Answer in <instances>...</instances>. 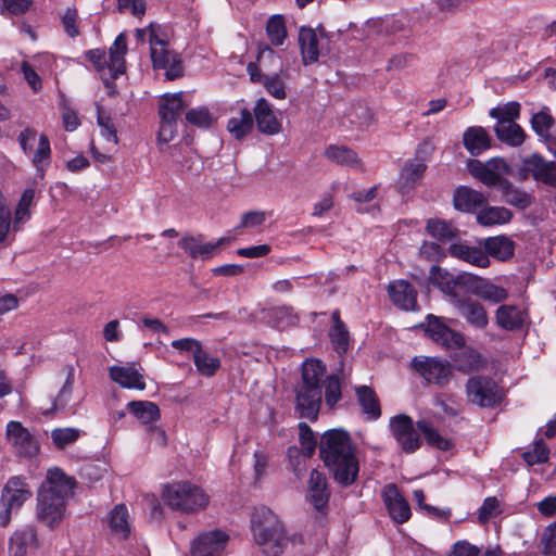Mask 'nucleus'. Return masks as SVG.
I'll return each mask as SVG.
<instances>
[{
  "instance_id": "1",
  "label": "nucleus",
  "mask_w": 556,
  "mask_h": 556,
  "mask_svg": "<svg viewBox=\"0 0 556 556\" xmlns=\"http://www.w3.org/2000/svg\"><path fill=\"white\" fill-rule=\"evenodd\" d=\"M319 452L325 465L332 471L334 480L340 485L349 486L356 481L359 466L348 432L336 429L325 432Z\"/></svg>"
},
{
  "instance_id": "2",
  "label": "nucleus",
  "mask_w": 556,
  "mask_h": 556,
  "mask_svg": "<svg viewBox=\"0 0 556 556\" xmlns=\"http://www.w3.org/2000/svg\"><path fill=\"white\" fill-rule=\"evenodd\" d=\"M74 488V480L60 468H51L38 493L37 517L49 528L58 526L65 515L66 498Z\"/></svg>"
},
{
  "instance_id": "3",
  "label": "nucleus",
  "mask_w": 556,
  "mask_h": 556,
  "mask_svg": "<svg viewBox=\"0 0 556 556\" xmlns=\"http://www.w3.org/2000/svg\"><path fill=\"white\" fill-rule=\"evenodd\" d=\"M251 530L264 555L282 554L288 539L282 523L271 509L266 506L255 507L251 515Z\"/></svg>"
},
{
  "instance_id": "4",
  "label": "nucleus",
  "mask_w": 556,
  "mask_h": 556,
  "mask_svg": "<svg viewBox=\"0 0 556 556\" xmlns=\"http://www.w3.org/2000/svg\"><path fill=\"white\" fill-rule=\"evenodd\" d=\"M162 500L169 508L182 513L198 511L208 503L205 492L187 481L166 484L162 491Z\"/></svg>"
},
{
  "instance_id": "5",
  "label": "nucleus",
  "mask_w": 556,
  "mask_h": 556,
  "mask_svg": "<svg viewBox=\"0 0 556 556\" xmlns=\"http://www.w3.org/2000/svg\"><path fill=\"white\" fill-rule=\"evenodd\" d=\"M35 190L34 188H27L15 208L13 223L11 222V211L8 207L5 200L0 192V243L4 242L10 229L17 230L20 224L30 218V207L34 203Z\"/></svg>"
},
{
  "instance_id": "6",
  "label": "nucleus",
  "mask_w": 556,
  "mask_h": 556,
  "mask_svg": "<svg viewBox=\"0 0 556 556\" xmlns=\"http://www.w3.org/2000/svg\"><path fill=\"white\" fill-rule=\"evenodd\" d=\"M150 56L153 67L165 70V76L168 80H174L182 75L181 60L175 51L168 48L164 31L157 39L152 40Z\"/></svg>"
},
{
  "instance_id": "7",
  "label": "nucleus",
  "mask_w": 556,
  "mask_h": 556,
  "mask_svg": "<svg viewBox=\"0 0 556 556\" xmlns=\"http://www.w3.org/2000/svg\"><path fill=\"white\" fill-rule=\"evenodd\" d=\"M468 400L481 407H492L503 397L500 386L491 378L483 376L471 377L466 384Z\"/></svg>"
},
{
  "instance_id": "8",
  "label": "nucleus",
  "mask_w": 556,
  "mask_h": 556,
  "mask_svg": "<svg viewBox=\"0 0 556 556\" xmlns=\"http://www.w3.org/2000/svg\"><path fill=\"white\" fill-rule=\"evenodd\" d=\"M31 495L27 483L18 477L11 478L3 488L1 495L0 522L7 526L11 518V513L17 510L24 502Z\"/></svg>"
},
{
  "instance_id": "9",
  "label": "nucleus",
  "mask_w": 556,
  "mask_h": 556,
  "mask_svg": "<svg viewBox=\"0 0 556 556\" xmlns=\"http://www.w3.org/2000/svg\"><path fill=\"white\" fill-rule=\"evenodd\" d=\"M410 365L429 383L444 386L452 377L451 364L438 357L416 356Z\"/></svg>"
},
{
  "instance_id": "10",
  "label": "nucleus",
  "mask_w": 556,
  "mask_h": 556,
  "mask_svg": "<svg viewBox=\"0 0 556 556\" xmlns=\"http://www.w3.org/2000/svg\"><path fill=\"white\" fill-rule=\"evenodd\" d=\"M469 275L470 274L466 271L452 274L439 266H432L429 273V280L434 287L439 288L448 296V302L452 304L455 298L460 296L458 291L466 292V281L469 279Z\"/></svg>"
},
{
  "instance_id": "11",
  "label": "nucleus",
  "mask_w": 556,
  "mask_h": 556,
  "mask_svg": "<svg viewBox=\"0 0 556 556\" xmlns=\"http://www.w3.org/2000/svg\"><path fill=\"white\" fill-rule=\"evenodd\" d=\"M425 327L427 336L437 344L447 349H456L464 345V337L451 329L440 317L429 314L426 317Z\"/></svg>"
},
{
  "instance_id": "12",
  "label": "nucleus",
  "mask_w": 556,
  "mask_h": 556,
  "mask_svg": "<svg viewBox=\"0 0 556 556\" xmlns=\"http://www.w3.org/2000/svg\"><path fill=\"white\" fill-rule=\"evenodd\" d=\"M229 536L222 530H211L199 534L191 543V556H223Z\"/></svg>"
},
{
  "instance_id": "13",
  "label": "nucleus",
  "mask_w": 556,
  "mask_h": 556,
  "mask_svg": "<svg viewBox=\"0 0 556 556\" xmlns=\"http://www.w3.org/2000/svg\"><path fill=\"white\" fill-rule=\"evenodd\" d=\"M321 405V388L298 384L295 388V412L300 418L317 419Z\"/></svg>"
},
{
  "instance_id": "14",
  "label": "nucleus",
  "mask_w": 556,
  "mask_h": 556,
  "mask_svg": "<svg viewBox=\"0 0 556 556\" xmlns=\"http://www.w3.org/2000/svg\"><path fill=\"white\" fill-rule=\"evenodd\" d=\"M392 435L406 453H413L420 446L419 434L414 428L413 420L406 415L395 416L390 421Z\"/></svg>"
},
{
  "instance_id": "15",
  "label": "nucleus",
  "mask_w": 556,
  "mask_h": 556,
  "mask_svg": "<svg viewBox=\"0 0 556 556\" xmlns=\"http://www.w3.org/2000/svg\"><path fill=\"white\" fill-rule=\"evenodd\" d=\"M381 497L390 518L394 522L401 525L408 521L412 515L409 504L395 484L384 485Z\"/></svg>"
},
{
  "instance_id": "16",
  "label": "nucleus",
  "mask_w": 556,
  "mask_h": 556,
  "mask_svg": "<svg viewBox=\"0 0 556 556\" xmlns=\"http://www.w3.org/2000/svg\"><path fill=\"white\" fill-rule=\"evenodd\" d=\"M458 315L475 329L482 330L489 325V316L484 306L471 298H455L451 304Z\"/></svg>"
},
{
  "instance_id": "17",
  "label": "nucleus",
  "mask_w": 556,
  "mask_h": 556,
  "mask_svg": "<svg viewBox=\"0 0 556 556\" xmlns=\"http://www.w3.org/2000/svg\"><path fill=\"white\" fill-rule=\"evenodd\" d=\"M466 282V292H469L485 302L497 304L508 299L509 293L505 288L494 285L485 278L470 274L469 279H467Z\"/></svg>"
},
{
  "instance_id": "18",
  "label": "nucleus",
  "mask_w": 556,
  "mask_h": 556,
  "mask_svg": "<svg viewBox=\"0 0 556 556\" xmlns=\"http://www.w3.org/2000/svg\"><path fill=\"white\" fill-rule=\"evenodd\" d=\"M522 172L534 180L556 187V163L544 160L540 154H532L522 160Z\"/></svg>"
},
{
  "instance_id": "19",
  "label": "nucleus",
  "mask_w": 556,
  "mask_h": 556,
  "mask_svg": "<svg viewBox=\"0 0 556 556\" xmlns=\"http://www.w3.org/2000/svg\"><path fill=\"white\" fill-rule=\"evenodd\" d=\"M5 433L8 441L13 445L18 455L33 456L37 453V441L21 422L10 421L7 425Z\"/></svg>"
},
{
  "instance_id": "20",
  "label": "nucleus",
  "mask_w": 556,
  "mask_h": 556,
  "mask_svg": "<svg viewBox=\"0 0 556 556\" xmlns=\"http://www.w3.org/2000/svg\"><path fill=\"white\" fill-rule=\"evenodd\" d=\"M257 129L266 135H277L281 131V122L267 100L261 98L254 106Z\"/></svg>"
},
{
  "instance_id": "21",
  "label": "nucleus",
  "mask_w": 556,
  "mask_h": 556,
  "mask_svg": "<svg viewBox=\"0 0 556 556\" xmlns=\"http://www.w3.org/2000/svg\"><path fill=\"white\" fill-rule=\"evenodd\" d=\"M327 479L318 470H312L308 480L306 500L316 510H321L329 501Z\"/></svg>"
},
{
  "instance_id": "22",
  "label": "nucleus",
  "mask_w": 556,
  "mask_h": 556,
  "mask_svg": "<svg viewBox=\"0 0 556 556\" xmlns=\"http://www.w3.org/2000/svg\"><path fill=\"white\" fill-rule=\"evenodd\" d=\"M389 296L393 304L404 311H414L417 305V292L405 280H395L389 285Z\"/></svg>"
},
{
  "instance_id": "23",
  "label": "nucleus",
  "mask_w": 556,
  "mask_h": 556,
  "mask_svg": "<svg viewBox=\"0 0 556 556\" xmlns=\"http://www.w3.org/2000/svg\"><path fill=\"white\" fill-rule=\"evenodd\" d=\"M448 253L470 265L485 268L490 265L488 254L479 247L469 245L465 242H455L448 247Z\"/></svg>"
},
{
  "instance_id": "24",
  "label": "nucleus",
  "mask_w": 556,
  "mask_h": 556,
  "mask_svg": "<svg viewBox=\"0 0 556 556\" xmlns=\"http://www.w3.org/2000/svg\"><path fill=\"white\" fill-rule=\"evenodd\" d=\"M227 242H229L228 238H220L216 242L202 243L195 237L186 236L180 240L179 245L190 257L207 260L214 255L218 247Z\"/></svg>"
},
{
  "instance_id": "25",
  "label": "nucleus",
  "mask_w": 556,
  "mask_h": 556,
  "mask_svg": "<svg viewBox=\"0 0 556 556\" xmlns=\"http://www.w3.org/2000/svg\"><path fill=\"white\" fill-rule=\"evenodd\" d=\"M109 372L110 378L123 388L137 390H143L146 388L143 376L135 365L112 366Z\"/></svg>"
},
{
  "instance_id": "26",
  "label": "nucleus",
  "mask_w": 556,
  "mask_h": 556,
  "mask_svg": "<svg viewBox=\"0 0 556 556\" xmlns=\"http://www.w3.org/2000/svg\"><path fill=\"white\" fill-rule=\"evenodd\" d=\"M127 52L126 35L121 33L109 49L106 67L112 78L125 73V55Z\"/></svg>"
},
{
  "instance_id": "27",
  "label": "nucleus",
  "mask_w": 556,
  "mask_h": 556,
  "mask_svg": "<svg viewBox=\"0 0 556 556\" xmlns=\"http://www.w3.org/2000/svg\"><path fill=\"white\" fill-rule=\"evenodd\" d=\"M495 320L502 329L514 331L523 327L527 313L516 305H501L495 312Z\"/></svg>"
},
{
  "instance_id": "28",
  "label": "nucleus",
  "mask_w": 556,
  "mask_h": 556,
  "mask_svg": "<svg viewBox=\"0 0 556 556\" xmlns=\"http://www.w3.org/2000/svg\"><path fill=\"white\" fill-rule=\"evenodd\" d=\"M126 408L146 428L156 424L161 418L159 406L151 401H130Z\"/></svg>"
},
{
  "instance_id": "29",
  "label": "nucleus",
  "mask_w": 556,
  "mask_h": 556,
  "mask_svg": "<svg viewBox=\"0 0 556 556\" xmlns=\"http://www.w3.org/2000/svg\"><path fill=\"white\" fill-rule=\"evenodd\" d=\"M75 380V369L72 365L66 366V379L53 400L52 410L55 413L74 412L75 403L73 401V388Z\"/></svg>"
},
{
  "instance_id": "30",
  "label": "nucleus",
  "mask_w": 556,
  "mask_h": 556,
  "mask_svg": "<svg viewBox=\"0 0 556 556\" xmlns=\"http://www.w3.org/2000/svg\"><path fill=\"white\" fill-rule=\"evenodd\" d=\"M486 203L485 197L468 187H459L454 193V206L458 211L475 212Z\"/></svg>"
},
{
  "instance_id": "31",
  "label": "nucleus",
  "mask_w": 556,
  "mask_h": 556,
  "mask_svg": "<svg viewBox=\"0 0 556 556\" xmlns=\"http://www.w3.org/2000/svg\"><path fill=\"white\" fill-rule=\"evenodd\" d=\"M463 143L471 155H479L491 146L488 132L480 126L468 127L463 134Z\"/></svg>"
},
{
  "instance_id": "32",
  "label": "nucleus",
  "mask_w": 556,
  "mask_h": 556,
  "mask_svg": "<svg viewBox=\"0 0 556 556\" xmlns=\"http://www.w3.org/2000/svg\"><path fill=\"white\" fill-rule=\"evenodd\" d=\"M299 45L303 63L305 65L316 62L319 56L318 38L311 27H301L299 31Z\"/></svg>"
},
{
  "instance_id": "33",
  "label": "nucleus",
  "mask_w": 556,
  "mask_h": 556,
  "mask_svg": "<svg viewBox=\"0 0 556 556\" xmlns=\"http://www.w3.org/2000/svg\"><path fill=\"white\" fill-rule=\"evenodd\" d=\"M31 164L36 168L37 178L43 179L45 173L51 164V147L46 135H40L38 138L37 148L31 156Z\"/></svg>"
},
{
  "instance_id": "34",
  "label": "nucleus",
  "mask_w": 556,
  "mask_h": 556,
  "mask_svg": "<svg viewBox=\"0 0 556 556\" xmlns=\"http://www.w3.org/2000/svg\"><path fill=\"white\" fill-rule=\"evenodd\" d=\"M253 128V117L249 110L235 112L227 122V130L236 139L244 138Z\"/></svg>"
},
{
  "instance_id": "35",
  "label": "nucleus",
  "mask_w": 556,
  "mask_h": 556,
  "mask_svg": "<svg viewBox=\"0 0 556 556\" xmlns=\"http://www.w3.org/2000/svg\"><path fill=\"white\" fill-rule=\"evenodd\" d=\"M197 371L204 377H213L220 368V358L213 355L202 345L192 357Z\"/></svg>"
},
{
  "instance_id": "36",
  "label": "nucleus",
  "mask_w": 556,
  "mask_h": 556,
  "mask_svg": "<svg viewBox=\"0 0 556 556\" xmlns=\"http://www.w3.org/2000/svg\"><path fill=\"white\" fill-rule=\"evenodd\" d=\"M500 261H506L514 255V243L505 236L490 237L484 240V250Z\"/></svg>"
},
{
  "instance_id": "37",
  "label": "nucleus",
  "mask_w": 556,
  "mask_h": 556,
  "mask_svg": "<svg viewBox=\"0 0 556 556\" xmlns=\"http://www.w3.org/2000/svg\"><path fill=\"white\" fill-rule=\"evenodd\" d=\"M497 138L511 147H519L523 143L526 135L523 129L515 122L504 121L494 127Z\"/></svg>"
},
{
  "instance_id": "38",
  "label": "nucleus",
  "mask_w": 556,
  "mask_h": 556,
  "mask_svg": "<svg viewBox=\"0 0 556 556\" xmlns=\"http://www.w3.org/2000/svg\"><path fill=\"white\" fill-rule=\"evenodd\" d=\"M504 201L519 210H525L533 203V197L518 188H515L508 180L502 182L501 190Z\"/></svg>"
},
{
  "instance_id": "39",
  "label": "nucleus",
  "mask_w": 556,
  "mask_h": 556,
  "mask_svg": "<svg viewBox=\"0 0 556 556\" xmlns=\"http://www.w3.org/2000/svg\"><path fill=\"white\" fill-rule=\"evenodd\" d=\"M426 170L424 162L409 161L401 170L399 186L402 192L409 191L415 184L422 177Z\"/></svg>"
},
{
  "instance_id": "40",
  "label": "nucleus",
  "mask_w": 556,
  "mask_h": 556,
  "mask_svg": "<svg viewBox=\"0 0 556 556\" xmlns=\"http://www.w3.org/2000/svg\"><path fill=\"white\" fill-rule=\"evenodd\" d=\"M36 541L35 530L27 528L14 532L9 542L10 556H25L29 546Z\"/></svg>"
},
{
  "instance_id": "41",
  "label": "nucleus",
  "mask_w": 556,
  "mask_h": 556,
  "mask_svg": "<svg viewBox=\"0 0 556 556\" xmlns=\"http://www.w3.org/2000/svg\"><path fill=\"white\" fill-rule=\"evenodd\" d=\"M185 109L182 92L165 94L160 102V116L162 121H176Z\"/></svg>"
},
{
  "instance_id": "42",
  "label": "nucleus",
  "mask_w": 556,
  "mask_h": 556,
  "mask_svg": "<svg viewBox=\"0 0 556 556\" xmlns=\"http://www.w3.org/2000/svg\"><path fill=\"white\" fill-rule=\"evenodd\" d=\"M326 372L325 365L318 359H307L302 366V380L300 384L321 388Z\"/></svg>"
},
{
  "instance_id": "43",
  "label": "nucleus",
  "mask_w": 556,
  "mask_h": 556,
  "mask_svg": "<svg viewBox=\"0 0 556 556\" xmlns=\"http://www.w3.org/2000/svg\"><path fill=\"white\" fill-rule=\"evenodd\" d=\"M513 217L511 212L503 206H490L482 208L477 214V220L482 226L502 225L508 223Z\"/></svg>"
},
{
  "instance_id": "44",
  "label": "nucleus",
  "mask_w": 556,
  "mask_h": 556,
  "mask_svg": "<svg viewBox=\"0 0 556 556\" xmlns=\"http://www.w3.org/2000/svg\"><path fill=\"white\" fill-rule=\"evenodd\" d=\"M555 125V119L549 113V109L544 106L540 112L531 117V127L533 131L545 141L551 135V129Z\"/></svg>"
},
{
  "instance_id": "45",
  "label": "nucleus",
  "mask_w": 556,
  "mask_h": 556,
  "mask_svg": "<svg viewBox=\"0 0 556 556\" xmlns=\"http://www.w3.org/2000/svg\"><path fill=\"white\" fill-rule=\"evenodd\" d=\"M333 326L329 332L331 343L340 355L345 353L349 348V332L339 318V313L333 312L332 314Z\"/></svg>"
},
{
  "instance_id": "46",
  "label": "nucleus",
  "mask_w": 556,
  "mask_h": 556,
  "mask_svg": "<svg viewBox=\"0 0 556 556\" xmlns=\"http://www.w3.org/2000/svg\"><path fill=\"white\" fill-rule=\"evenodd\" d=\"M109 525L111 530L125 539L129 534L128 513L125 505H116L110 513Z\"/></svg>"
},
{
  "instance_id": "47",
  "label": "nucleus",
  "mask_w": 556,
  "mask_h": 556,
  "mask_svg": "<svg viewBox=\"0 0 556 556\" xmlns=\"http://www.w3.org/2000/svg\"><path fill=\"white\" fill-rule=\"evenodd\" d=\"M358 402L363 408L364 414L368 419H377L381 415L379 402L371 389L368 387H359L357 389Z\"/></svg>"
},
{
  "instance_id": "48",
  "label": "nucleus",
  "mask_w": 556,
  "mask_h": 556,
  "mask_svg": "<svg viewBox=\"0 0 556 556\" xmlns=\"http://www.w3.org/2000/svg\"><path fill=\"white\" fill-rule=\"evenodd\" d=\"M266 35L274 46H281L287 37L286 22L281 14L271 15L266 25Z\"/></svg>"
},
{
  "instance_id": "49",
  "label": "nucleus",
  "mask_w": 556,
  "mask_h": 556,
  "mask_svg": "<svg viewBox=\"0 0 556 556\" xmlns=\"http://www.w3.org/2000/svg\"><path fill=\"white\" fill-rule=\"evenodd\" d=\"M324 154L328 160L339 165L353 166L358 163L356 153L344 146L331 144L325 150Z\"/></svg>"
},
{
  "instance_id": "50",
  "label": "nucleus",
  "mask_w": 556,
  "mask_h": 556,
  "mask_svg": "<svg viewBox=\"0 0 556 556\" xmlns=\"http://www.w3.org/2000/svg\"><path fill=\"white\" fill-rule=\"evenodd\" d=\"M417 427L425 435L429 445L442 451H447L452 447V442L443 438L427 420H418Z\"/></svg>"
},
{
  "instance_id": "51",
  "label": "nucleus",
  "mask_w": 556,
  "mask_h": 556,
  "mask_svg": "<svg viewBox=\"0 0 556 556\" xmlns=\"http://www.w3.org/2000/svg\"><path fill=\"white\" fill-rule=\"evenodd\" d=\"M81 435L77 428H55L51 431V440L55 447L62 450L75 443Z\"/></svg>"
},
{
  "instance_id": "52",
  "label": "nucleus",
  "mask_w": 556,
  "mask_h": 556,
  "mask_svg": "<svg viewBox=\"0 0 556 556\" xmlns=\"http://www.w3.org/2000/svg\"><path fill=\"white\" fill-rule=\"evenodd\" d=\"M489 114L491 117L495 118L497 123L504 121L508 123L515 122L520 115V104L516 101L507 102L491 109Z\"/></svg>"
},
{
  "instance_id": "53",
  "label": "nucleus",
  "mask_w": 556,
  "mask_h": 556,
  "mask_svg": "<svg viewBox=\"0 0 556 556\" xmlns=\"http://www.w3.org/2000/svg\"><path fill=\"white\" fill-rule=\"evenodd\" d=\"M269 316L270 323L277 328H285L298 321V317L290 306L274 307L269 311Z\"/></svg>"
},
{
  "instance_id": "54",
  "label": "nucleus",
  "mask_w": 556,
  "mask_h": 556,
  "mask_svg": "<svg viewBox=\"0 0 556 556\" xmlns=\"http://www.w3.org/2000/svg\"><path fill=\"white\" fill-rule=\"evenodd\" d=\"M427 231L430 236L440 241H447L454 237V228L452 225L440 219L428 220Z\"/></svg>"
},
{
  "instance_id": "55",
  "label": "nucleus",
  "mask_w": 556,
  "mask_h": 556,
  "mask_svg": "<svg viewBox=\"0 0 556 556\" xmlns=\"http://www.w3.org/2000/svg\"><path fill=\"white\" fill-rule=\"evenodd\" d=\"M549 451L543 440H538L531 451L523 453L525 462L530 465L545 463L548 459Z\"/></svg>"
},
{
  "instance_id": "56",
  "label": "nucleus",
  "mask_w": 556,
  "mask_h": 556,
  "mask_svg": "<svg viewBox=\"0 0 556 556\" xmlns=\"http://www.w3.org/2000/svg\"><path fill=\"white\" fill-rule=\"evenodd\" d=\"M299 438L301 447L305 451V455L312 456L315 453L317 440L314 432L312 431L307 424H299Z\"/></svg>"
},
{
  "instance_id": "57",
  "label": "nucleus",
  "mask_w": 556,
  "mask_h": 556,
  "mask_svg": "<svg viewBox=\"0 0 556 556\" xmlns=\"http://www.w3.org/2000/svg\"><path fill=\"white\" fill-rule=\"evenodd\" d=\"M98 125L100 127V134L101 136L108 141L112 142L114 144L117 143V135H116V128L112 121V118L108 115H104V113L101 111L100 108H98Z\"/></svg>"
},
{
  "instance_id": "58",
  "label": "nucleus",
  "mask_w": 556,
  "mask_h": 556,
  "mask_svg": "<svg viewBox=\"0 0 556 556\" xmlns=\"http://www.w3.org/2000/svg\"><path fill=\"white\" fill-rule=\"evenodd\" d=\"M186 119L188 123L201 128L210 127L213 122L211 113L205 108H197L189 110L186 113Z\"/></svg>"
},
{
  "instance_id": "59",
  "label": "nucleus",
  "mask_w": 556,
  "mask_h": 556,
  "mask_svg": "<svg viewBox=\"0 0 556 556\" xmlns=\"http://www.w3.org/2000/svg\"><path fill=\"white\" fill-rule=\"evenodd\" d=\"M263 84L267 92L274 98H286L285 81L278 74L264 76Z\"/></svg>"
},
{
  "instance_id": "60",
  "label": "nucleus",
  "mask_w": 556,
  "mask_h": 556,
  "mask_svg": "<svg viewBox=\"0 0 556 556\" xmlns=\"http://www.w3.org/2000/svg\"><path fill=\"white\" fill-rule=\"evenodd\" d=\"M501 513L500 502L495 496L486 497L478 510V519L480 523H485L492 517Z\"/></svg>"
},
{
  "instance_id": "61",
  "label": "nucleus",
  "mask_w": 556,
  "mask_h": 556,
  "mask_svg": "<svg viewBox=\"0 0 556 556\" xmlns=\"http://www.w3.org/2000/svg\"><path fill=\"white\" fill-rule=\"evenodd\" d=\"M341 399V384L336 376H331L326 381L325 402L329 407H333Z\"/></svg>"
},
{
  "instance_id": "62",
  "label": "nucleus",
  "mask_w": 556,
  "mask_h": 556,
  "mask_svg": "<svg viewBox=\"0 0 556 556\" xmlns=\"http://www.w3.org/2000/svg\"><path fill=\"white\" fill-rule=\"evenodd\" d=\"M541 544L545 555H556V522H553L544 529L541 536Z\"/></svg>"
},
{
  "instance_id": "63",
  "label": "nucleus",
  "mask_w": 556,
  "mask_h": 556,
  "mask_svg": "<svg viewBox=\"0 0 556 556\" xmlns=\"http://www.w3.org/2000/svg\"><path fill=\"white\" fill-rule=\"evenodd\" d=\"M21 70L24 79L27 81L28 86L33 89V91L38 92L39 90H41L42 80L36 72L35 66L29 62H23L21 65Z\"/></svg>"
},
{
  "instance_id": "64",
  "label": "nucleus",
  "mask_w": 556,
  "mask_h": 556,
  "mask_svg": "<svg viewBox=\"0 0 556 556\" xmlns=\"http://www.w3.org/2000/svg\"><path fill=\"white\" fill-rule=\"evenodd\" d=\"M479 548L466 541L456 542L448 556H478Z\"/></svg>"
}]
</instances>
